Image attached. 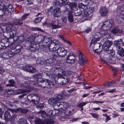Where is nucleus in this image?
Instances as JSON below:
<instances>
[{
  "instance_id": "f257e3e1",
  "label": "nucleus",
  "mask_w": 124,
  "mask_h": 124,
  "mask_svg": "<svg viewBox=\"0 0 124 124\" xmlns=\"http://www.w3.org/2000/svg\"><path fill=\"white\" fill-rule=\"evenodd\" d=\"M45 39L44 37L42 35L36 34L34 36H32L28 40L29 44L28 49L30 51L35 52L37 51L39 48V43H41L42 44Z\"/></svg>"
},
{
  "instance_id": "f03ea898",
  "label": "nucleus",
  "mask_w": 124,
  "mask_h": 124,
  "mask_svg": "<svg viewBox=\"0 0 124 124\" xmlns=\"http://www.w3.org/2000/svg\"><path fill=\"white\" fill-rule=\"evenodd\" d=\"M37 82L39 86L44 88L47 87L50 88L54 85L52 82H49L47 79L44 80L43 79H39L37 80Z\"/></svg>"
},
{
  "instance_id": "7ed1b4c3",
  "label": "nucleus",
  "mask_w": 124,
  "mask_h": 124,
  "mask_svg": "<svg viewBox=\"0 0 124 124\" xmlns=\"http://www.w3.org/2000/svg\"><path fill=\"white\" fill-rule=\"evenodd\" d=\"M60 44V43L57 39L53 40L52 42L47 46L48 47L50 51H56L57 46Z\"/></svg>"
},
{
  "instance_id": "20e7f679",
  "label": "nucleus",
  "mask_w": 124,
  "mask_h": 124,
  "mask_svg": "<svg viewBox=\"0 0 124 124\" xmlns=\"http://www.w3.org/2000/svg\"><path fill=\"white\" fill-rule=\"evenodd\" d=\"M113 22L112 20H108L104 22L101 26L102 30H107L109 29L111 27Z\"/></svg>"
},
{
  "instance_id": "39448f33",
  "label": "nucleus",
  "mask_w": 124,
  "mask_h": 124,
  "mask_svg": "<svg viewBox=\"0 0 124 124\" xmlns=\"http://www.w3.org/2000/svg\"><path fill=\"white\" fill-rule=\"evenodd\" d=\"M63 98V96L61 94H59L54 98H50L48 100V103L50 104H55L59 101L62 100Z\"/></svg>"
},
{
  "instance_id": "423d86ee",
  "label": "nucleus",
  "mask_w": 124,
  "mask_h": 124,
  "mask_svg": "<svg viewBox=\"0 0 124 124\" xmlns=\"http://www.w3.org/2000/svg\"><path fill=\"white\" fill-rule=\"evenodd\" d=\"M27 97L28 101L32 102L33 104H36L39 102V98L34 94H30L27 96Z\"/></svg>"
},
{
  "instance_id": "0eeeda50",
  "label": "nucleus",
  "mask_w": 124,
  "mask_h": 124,
  "mask_svg": "<svg viewBox=\"0 0 124 124\" xmlns=\"http://www.w3.org/2000/svg\"><path fill=\"white\" fill-rule=\"evenodd\" d=\"M29 85L28 84L26 83H23L21 84V86L23 88H27L26 90L19 89L17 91L18 93H28L30 92L31 90L29 88Z\"/></svg>"
},
{
  "instance_id": "6e6552de",
  "label": "nucleus",
  "mask_w": 124,
  "mask_h": 124,
  "mask_svg": "<svg viewBox=\"0 0 124 124\" xmlns=\"http://www.w3.org/2000/svg\"><path fill=\"white\" fill-rule=\"evenodd\" d=\"M57 46L56 50L57 54H59L61 56L63 57L65 56L67 52L66 50H65L64 48L60 47V45Z\"/></svg>"
},
{
  "instance_id": "1a4fd4ad",
  "label": "nucleus",
  "mask_w": 124,
  "mask_h": 124,
  "mask_svg": "<svg viewBox=\"0 0 124 124\" xmlns=\"http://www.w3.org/2000/svg\"><path fill=\"white\" fill-rule=\"evenodd\" d=\"M108 54L106 56V59L109 62H110V61L112 60V57H115V52L113 50H110L108 51Z\"/></svg>"
},
{
  "instance_id": "9d476101",
  "label": "nucleus",
  "mask_w": 124,
  "mask_h": 124,
  "mask_svg": "<svg viewBox=\"0 0 124 124\" xmlns=\"http://www.w3.org/2000/svg\"><path fill=\"white\" fill-rule=\"evenodd\" d=\"M108 12L107 8L105 6H103L101 7L100 9L99 13L100 15L102 16H106Z\"/></svg>"
},
{
  "instance_id": "9b49d317",
  "label": "nucleus",
  "mask_w": 124,
  "mask_h": 124,
  "mask_svg": "<svg viewBox=\"0 0 124 124\" xmlns=\"http://www.w3.org/2000/svg\"><path fill=\"white\" fill-rule=\"evenodd\" d=\"M66 59L67 62L70 64H72L75 62V57L72 53H70L67 56Z\"/></svg>"
},
{
  "instance_id": "f8f14e48",
  "label": "nucleus",
  "mask_w": 124,
  "mask_h": 124,
  "mask_svg": "<svg viewBox=\"0 0 124 124\" xmlns=\"http://www.w3.org/2000/svg\"><path fill=\"white\" fill-rule=\"evenodd\" d=\"M79 60V63L81 65H84L86 63L87 59L84 57L80 53L78 56Z\"/></svg>"
},
{
  "instance_id": "ddd939ff",
  "label": "nucleus",
  "mask_w": 124,
  "mask_h": 124,
  "mask_svg": "<svg viewBox=\"0 0 124 124\" xmlns=\"http://www.w3.org/2000/svg\"><path fill=\"white\" fill-rule=\"evenodd\" d=\"M8 110L13 112H18L19 111L22 113L23 114H26L29 111V110L28 109L21 108H17L16 110V111L15 110H14L9 108L8 109Z\"/></svg>"
},
{
  "instance_id": "4468645a",
  "label": "nucleus",
  "mask_w": 124,
  "mask_h": 124,
  "mask_svg": "<svg viewBox=\"0 0 124 124\" xmlns=\"http://www.w3.org/2000/svg\"><path fill=\"white\" fill-rule=\"evenodd\" d=\"M3 10L5 12V13H8L12 12L14 9L13 6L11 5H9L8 6L4 7L3 9Z\"/></svg>"
},
{
  "instance_id": "2eb2a0df",
  "label": "nucleus",
  "mask_w": 124,
  "mask_h": 124,
  "mask_svg": "<svg viewBox=\"0 0 124 124\" xmlns=\"http://www.w3.org/2000/svg\"><path fill=\"white\" fill-rule=\"evenodd\" d=\"M23 70L32 73H34L36 70V69L33 67L29 66H24L23 68Z\"/></svg>"
},
{
  "instance_id": "dca6fc26",
  "label": "nucleus",
  "mask_w": 124,
  "mask_h": 124,
  "mask_svg": "<svg viewBox=\"0 0 124 124\" xmlns=\"http://www.w3.org/2000/svg\"><path fill=\"white\" fill-rule=\"evenodd\" d=\"M94 43V44L93 46L92 49L94 52L99 54L100 51H97L98 49L99 50L100 49L101 46L100 44V43H97V42Z\"/></svg>"
},
{
  "instance_id": "f3484780",
  "label": "nucleus",
  "mask_w": 124,
  "mask_h": 124,
  "mask_svg": "<svg viewBox=\"0 0 124 124\" xmlns=\"http://www.w3.org/2000/svg\"><path fill=\"white\" fill-rule=\"evenodd\" d=\"M69 80V79L65 76L63 78L59 80V84L60 85H66L68 83Z\"/></svg>"
},
{
  "instance_id": "a211bd4d",
  "label": "nucleus",
  "mask_w": 124,
  "mask_h": 124,
  "mask_svg": "<svg viewBox=\"0 0 124 124\" xmlns=\"http://www.w3.org/2000/svg\"><path fill=\"white\" fill-rule=\"evenodd\" d=\"M122 40L120 39L119 40H116L114 41V44L115 46L117 49L121 48V46L122 45Z\"/></svg>"
},
{
  "instance_id": "6ab92c4d",
  "label": "nucleus",
  "mask_w": 124,
  "mask_h": 124,
  "mask_svg": "<svg viewBox=\"0 0 124 124\" xmlns=\"http://www.w3.org/2000/svg\"><path fill=\"white\" fill-rule=\"evenodd\" d=\"M61 15V10L60 8H56L54 10V16L55 17H58Z\"/></svg>"
},
{
  "instance_id": "aec40b11",
  "label": "nucleus",
  "mask_w": 124,
  "mask_h": 124,
  "mask_svg": "<svg viewBox=\"0 0 124 124\" xmlns=\"http://www.w3.org/2000/svg\"><path fill=\"white\" fill-rule=\"evenodd\" d=\"M52 38H46L45 39L44 41L42 44L43 46H46L48 45L50 43L52 42Z\"/></svg>"
},
{
  "instance_id": "412c9836",
  "label": "nucleus",
  "mask_w": 124,
  "mask_h": 124,
  "mask_svg": "<svg viewBox=\"0 0 124 124\" xmlns=\"http://www.w3.org/2000/svg\"><path fill=\"white\" fill-rule=\"evenodd\" d=\"M65 24V23H64L63 22H60L58 25H56L54 24H51L50 26L53 29H54L59 28Z\"/></svg>"
},
{
  "instance_id": "4be33fe9",
  "label": "nucleus",
  "mask_w": 124,
  "mask_h": 124,
  "mask_svg": "<svg viewBox=\"0 0 124 124\" xmlns=\"http://www.w3.org/2000/svg\"><path fill=\"white\" fill-rule=\"evenodd\" d=\"M111 32L114 34H115L116 33L121 34L123 33V31L122 30L119 29L118 27L117 26L115 27L114 29H112L111 31Z\"/></svg>"
},
{
  "instance_id": "5701e85b",
  "label": "nucleus",
  "mask_w": 124,
  "mask_h": 124,
  "mask_svg": "<svg viewBox=\"0 0 124 124\" xmlns=\"http://www.w3.org/2000/svg\"><path fill=\"white\" fill-rule=\"evenodd\" d=\"M64 113L67 115L73 114L74 113L73 108L72 107L70 108V107H68L67 108L66 111H65Z\"/></svg>"
},
{
  "instance_id": "b1692460",
  "label": "nucleus",
  "mask_w": 124,
  "mask_h": 124,
  "mask_svg": "<svg viewBox=\"0 0 124 124\" xmlns=\"http://www.w3.org/2000/svg\"><path fill=\"white\" fill-rule=\"evenodd\" d=\"M4 118L6 120L8 121L11 118V115L9 112L8 111H7L5 112L4 114Z\"/></svg>"
},
{
  "instance_id": "393cba45",
  "label": "nucleus",
  "mask_w": 124,
  "mask_h": 124,
  "mask_svg": "<svg viewBox=\"0 0 124 124\" xmlns=\"http://www.w3.org/2000/svg\"><path fill=\"white\" fill-rule=\"evenodd\" d=\"M100 39V37H98L97 36H95L94 37H93L91 40V43L89 46V48H90L92 45L94 43H95L96 42L99 40Z\"/></svg>"
},
{
  "instance_id": "a878e982",
  "label": "nucleus",
  "mask_w": 124,
  "mask_h": 124,
  "mask_svg": "<svg viewBox=\"0 0 124 124\" xmlns=\"http://www.w3.org/2000/svg\"><path fill=\"white\" fill-rule=\"evenodd\" d=\"M100 39V37H98L97 36H95L94 37H93L91 40V43L89 46V48H90L92 45L94 43H95L96 42L99 40Z\"/></svg>"
},
{
  "instance_id": "bb28decb",
  "label": "nucleus",
  "mask_w": 124,
  "mask_h": 124,
  "mask_svg": "<svg viewBox=\"0 0 124 124\" xmlns=\"http://www.w3.org/2000/svg\"><path fill=\"white\" fill-rule=\"evenodd\" d=\"M69 6H70V8L71 10L72 11L76 10L77 9L76 8L77 5L74 3H69Z\"/></svg>"
},
{
  "instance_id": "cd10ccee",
  "label": "nucleus",
  "mask_w": 124,
  "mask_h": 124,
  "mask_svg": "<svg viewBox=\"0 0 124 124\" xmlns=\"http://www.w3.org/2000/svg\"><path fill=\"white\" fill-rule=\"evenodd\" d=\"M41 116L45 120L49 119L51 117L50 116H48L44 111H42L41 113Z\"/></svg>"
},
{
  "instance_id": "c85d7f7f",
  "label": "nucleus",
  "mask_w": 124,
  "mask_h": 124,
  "mask_svg": "<svg viewBox=\"0 0 124 124\" xmlns=\"http://www.w3.org/2000/svg\"><path fill=\"white\" fill-rule=\"evenodd\" d=\"M50 118L49 119H47L43 121L42 124H53L54 123V121Z\"/></svg>"
},
{
  "instance_id": "c756f323",
  "label": "nucleus",
  "mask_w": 124,
  "mask_h": 124,
  "mask_svg": "<svg viewBox=\"0 0 124 124\" xmlns=\"http://www.w3.org/2000/svg\"><path fill=\"white\" fill-rule=\"evenodd\" d=\"M27 122L26 119L23 117L20 118L18 121L19 124H29L27 123Z\"/></svg>"
},
{
  "instance_id": "7c9ffc66",
  "label": "nucleus",
  "mask_w": 124,
  "mask_h": 124,
  "mask_svg": "<svg viewBox=\"0 0 124 124\" xmlns=\"http://www.w3.org/2000/svg\"><path fill=\"white\" fill-rule=\"evenodd\" d=\"M78 7L79 8H82L84 10H86L87 9L88 5H87L83 4L82 3H79L78 4Z\"/></svg>"
},
{
  "instance_id": "2f4dec72",
  "label": "nucleus",
  "mask_w": 124,
  "mask_h": 124,
  "mask_svg": "<svg viewBox=\"0 0 124 124\" xmlns=\"http://www.w3.org/2000/svg\"><path fill=\"white\" fill-rule=\"evenodd\" d=\"M10 37H11L14 38L16 36V35L17 34L18 32L17 31L15 30H12V31L10 32L9 33Z\"/></svg>"
},
{
  "instance_id": "473e14b6",
  "label": "nucleus",
  "mask_w": 124,
  "mask_h": 124,
  "mask_svg": "<svg viewBox=\"0 0 124 124\" xmlns=\"http://www.w3.org/2000/svg\"><path fill=\"white\" fill-rule=\"evenodd\" d=\"M41 74L42 78H44L45 79H46L49 78V73H48L47 72H43Z\"/></svg>"
},
{
  "instance_id": "72a5a7b5",
  "label": "nucleus",
  "mask_w": 124,
  "mask_h": 124,
  "mask_svg": "<svg viewBox=\"0 0 124 124\" xmlns=\"http://www.w3.org/2000/svg\"><path fill=\"white\" fill-rule=\"evenodd\" d=\"M118 51L117 53L120 56H124V50L122 48H120L117 49Z\"/></svg>"
},
{
  "instance_id": "f704fd0d",
  "label": "nucleus",
  "mask_w": 124,
  "mask_h": 124,
  "mask_svg": "<svg viewBox=\"0 0 124 124\" xmlns=\"http://www.w3.org/2000/svg\"><path fill=\"white\" fill-rule=\"evenodd\" d=\"M9 84L6 85L7 86H15V81L13 79H10L8 81Z\"/></svg>"
},
{
  "instance_id": "c9c22d12",
  "label": "nucleus",
  "mask_w": 124,
  "mask_h": 124,
  "mask_svg": "<svg viewBox=\"0 0 124 124\" xmlns=\"http://www.w3.org/2000/svg\"><path fill=\"white\" fill-rule=\"evenodd\" d=\"M14 41L15 39L14 38H13L11 37L8 39L7 41L9 46L12 44Z\"/></svg>"
},
{
  "instance_id": "e433bc0d",
  "label": "nucleus",
  "mask_w": 124,
  "mask_h": 124,
  "mask_svg": "<svg viewBox=\"0 0 124 124\" xmlns=\"http://www.w3.org/2000/svg\"><path fill=\"white\" fill-rule=\"evenodd\" d=\"M0 56L2 57L5 59L9 58L8 52H3L1 54Z\"/></svg>"
},
{
  "instance_id": "4c0bfd02",
  "label": "nucleus",
  "mask_w": 124,
  "mask_h": 124,
  "mask_svg": "<svg viewBox=\"0 0 124 124\" xmlns=\"http://www.w3.org/2000/svg\"><path fill=\"white\" fill-rule=\"evenodd\" d=\"M105 32L103 34V38L107 39L110 38V34L108 33L107 30H104Z\"/></svg>"
},
{
  "instance_id": "58836bf2",
  "label": "nucleus",
  "mask_w": 124,
  "mask_h": 124,
  "mask_svg": "<svg viewBox=\"0 0 124 124\" xmlns=\"http://www.w3.org/2000/svg\"><path fill=\"white\" fill-rule=\"evenodd\" d=\"M68 18V20L70 22H72L73 21V16L71 12H69V13Z\"/></svg>"
},
{
  "instance_id": "ea45409f",
  "label": "nucleus",
  "mask_w": 124,
  "mask_h": 124,
  "mask_svg": "<svg viewBox=\"0 0 124 124\" xmlns=\"http://www.w3.org/2000/svg\"><path fill=\"white\" fill-rule=\"evenodd\" d=\"M58 109H56L53 110H51L50 111L51 114H49V115H53L54 116H56L58 115Z\"/></svg>"
},
{
  "instance_id": "a19ab883",
  "label": "nucleus",
  "mask_w": 124,
  "mask_h": 124,
  "mask_svg": "<svg viewBox=\"0 0 124 124\" xmlns=\"http://www.w3.org/2000/svg\"><path fill=\"white\" fill-rule=\"evenodd\" d=\"M54 10L53 7H51L47 9V13L48 15H51L52 14Z\"/></svg>"
},
{
  "instance_id": "79ce46f5",
  "label": "nucleus",
  "mask_w": 124,
  "mask_h": 124,
  "mask_svg": "<svg viewBox=\"0 0 124 124\" xmlns=\"http://www.w3.org/2000/svg\"><path fill=\"white\" fill-rule=\"evenodd\" d=\"M112 44L113 43L112 41L107 40L105 42L103 45L107 46L108 47H110L112 45Z\"/></svg>"
},
{
  "instance_id": "37998d69",
  "label": "nucleus",
  "mask_w": 124,
  "mask_h": 124,
  "mask_svg": "<svg viewBox=\"0 0 124 124\" xmlns=\"http://www.w3.org/2000/svg\"><path fill=\"white\" fill-rule=\"evenodd\" d=\"M90 14V12H88L86 11H82V15L83 17L88 16Z\"/></svg>"
},
{
  "instance_id": "c03bdc74",
  "label": "nucleus",
  "mask_w": 124,
  "mask_h": 124,
  "mask_svg": "<svg viewBox=\"0 0 124 124\" xmlns=\"http://www.w3.org/2000/svg\"><path fill=\"white\" fill-rule=\"evenodd\" d=\"M31 30L33 31H37L41 32H43V31L42 29L39 27H32L31 28Z\"/></svg>"
},
{
  "instance_id": "a18cd8bd",
  "label": "nucleus",
  "mask_w": 124,
  "mask_h": 124,
  "mask_svg": "<svg viewBox=\"0 0 124 124\" xmlns=\"http://www.w3.org/2000/svg\"><path fill=\"white\" fill-rule=\"evenodd\" d=\"M75 10V13L74 14L75 16H79L82 15V11H81L80 10L77 9V10Z\"/></svg>"
},
{
  "instance_id": "49530a36",
  "label": "nucleus",
  "mask_w": 124,
  "mask_h": 124,
  "mask_svg": "<svg viewBox=\"0 0 124 124\" xmlns=\"http://www.w3.org/2000/svg\"><path fill=\"white\" fill-rule=\"evenodd\" d=\"M33 78H34L36 79H37V80H38L39 79H42V76L41 75V74H36L35 75L33 76Z\"/></svg>"
},
{
  "instance_id": "de8ad7c7",
  "label": "nucleus",
  "mask_w": 124,
  "mask_h": 124,
  "mask_svg": "<svg viewBox=\"0 0 124 124\" xmlns=\"http://www.w3.org/2000/svg\"><path fill=\"white\" fill-rule=\"evenodd\" d=\"M13 23L16 25H22L23 23L19 21V20L16 19L13 22Z\"/></svg>"
},
{
  "instance_id": "09e8293b",
  "label": "nucleus",
  "mask_w": 124,
  "mask_h": 124,
  "mask_svg": "<svg viewBox=\"0 0 124 124\" xmlns=\"http://www.w3.org/2000/svg\"><path fill=\"white\" fill-rule=\"evenodd\" d=\"M36 124H42L43 122L40 119L36 118L34 121Z\"/></svg>"
},
{
  "instance_id": "8fccbe9b",
  "label": "nucleus",
  "mask_w": 124,
  "mask_h": 124,
  "mask_svg": "<svg viewBox=\"0 0 124 124\" xmlns=\"http://www.w3.org/2000/svg\"><path fill=\"white\" fill-rule=\"evenodd\" d=\"M14 52L15 51L12 49L9 51L8 52L9 58L14 55Z\"/></svg>"
},
{
  "instance_id": "3c124183",
  "label": "nucleus",
  "mask_w": 124,
  "mask_h": 124,
  "mask_svg": "<svg viewBox=\"0 0 124 124\" xmlns=\"http://www.w3.org/2000/svg\"><path fill=\"white\" fill-rule=\"evenodd\" d=\"M66 2H62L60 4V5L62 7V6H63V8H64L65 9V10H64L63 11H65L66 10V9H67V8L66 7H64V6H65L66 5H69V2H67V3H66Z\"/></svg>"
},
{
  "instance_id": "603ef678",
  "label": "nucleus",
  "mask_w": 124,
  "mask_h": 124,
  "mask_svg": "<svg viewBox=\"0 0 124 124\" xmlns=\"http://www.w3.org/2000/svg\"><path fill=\"white\" fill-rule=\"evenodd\" d=\"M42 18L41 17H39L35 19L34 22L36 23H38L40 22L42 20Z\"/></svg>"
},
{
  "instance_id": "864d4df0",
  "label": "nucleus",
  "mask_w": 124,
  "mask_h": 124,
  "mask_svg": "<svg viewBox=\"0 0 124 124\" xmlns=\"http://www.w3.org/2000/svg\"><path fill=\"white\" fill-rule=\"evenodd\" d=\"M29 14H25L23 15L22 17L19 19L20 21H23L24 20L26 17L29 15Z\"/></svg>"
},
{
  "instance_id": "5fc2aeb1",
  "label": "nucleus",
  "mask_w": 124,
  "mask_h": 124,
  "mask_svg": "<svg viewBox=\"0 0 124 124\" xmlns=\"http://www.w3.org/2000/svg\"><path fill=\"white\" fill-rule=\"evenodd\" d=\"M44 107L43 104L42 103L40 104L39 105H37L36 106L37 108L40 110H41Z\"/></svg>"
},
{
  "instance_id": "6e6d98bb",
  "label": "nucleus",
  "mask_w": 124,
  "mask_h": 124,
  "mask_svg": "<svg viewBox=\"0 0 124 124\" xmlns=\"http://www.w3.org/2000/svg\"><path fill=\"white\" fill-rule=\"evenodd\" d=\"M6 48L4 43L2 42H0V50H1Z\"/></svg>"
},
{
  "instance_id": "4d7b16f0",
  "label": "nucleus",
  "mask_w": 124,
  "mask_h": 124,
  "mask_svg": "<svg viewBox=\"0 0 124 124\" xmlns=\"http://www.w3.org/2000/svg\"><path fill=\"white\" fill-rule=\"evenodd\" d=\"M109 47H108L107 46L105 45H103V51H107V53L108 52V51L109 50Z\"/></svg>"
},
{
  "instance_id": "13d9d810",
  "label": "nucleus",
  "mask_w": 124,
  "mask_h": 124,
  "mask_svg": "<svg viewBox=\"0 0 124 124\" xmlns=\"http://www.w3.org/2000/svg\"><path fill=\"white\" fill-rule=\"evenodd\" d=\"M51 67V68L50 69V70L47 72L48 73H49V75H53L54 74V73L53 72V70H54V68L52 67Z\"/></svg>"
},
{
  "instance_id": "bf43d9fd",
  "label": "nucleus",
  "mask_w": 124,
  "mask_h": 124,
  "mask_svg": "<svg viewBox=\"0 0 124 124\" xmlns=\"http://www.w3.org/2000/svg\"><path fill=\"white\" fill-rule=\"evenodd\" d=\"M4 111V108H0V117L1 118H2L3 114Z\"/></svg>"
},
{
  "instance_id": "052dcab7",
  "label": "nucleus",
  "mask_w": 124,
  "mask_h": 124,
  "mask_svg": "<svg viewBox=\"0 0 124 124\" xmlns=\"http://www.w3.org/2000/svg\"><path fill=\"white\" fill-rule=\"evenodd\" d=\"M94 8H93L91 7H90L89 6L88 7L87 9H86V10H87L88 12H90V14H91V12H92V10H93Z\"/></svg>"
},
{
  "instance_id": "680f3d73",
  "label": "nucleus",
  "mask_w": 124,
  "mask_h": 124,
  "mask_svg": "<svg viewBox=\"0 0 124 124\" xmlns=\"http://www.w3.org/2000/svg\"><path fill=\"white\" fill-rule=\"evenodd\" d=\"M60 2L58 0H56L53 3L54 5L55 6H60Z\"/></svg>"
},
{
  "instance_id": "e2e57ef3",
  "label": "nucleus",
  "mask_w": 124,
  "mask_h": 124,
  "mask_svg": "<svg viewBox=\"0 0 124 124\" xmlns=\"http://www.w3.org/2000/svg\"><path fill=\"white\" fill-rule=\"evenodd\" d=\"M62 107L63 108H62V110L63 111L65 110V111H66L67 108L68 107L67 105L65 103H64Z\"/></svg>"
},
{
  "instance_id": "0e129e2a",
  "label": "nucleus",
  "mask_w": 124,
  "mask_h": 124,
  "mask_svg": "<svg viewBox=\"0 0 124 124\" xmlns=\"http://www.w3.org/2000/svg\"><path fill=\"white\" fill-rule=\"evenodd\" d=\"M64 72H63L62 73V75L60 74V73H58V76L59 78H61V79H62L64 77L63 76H65V74L64 73Z\"/></svg>"
},
{
  "instance_id": "69168bd1",
  "label": "nucleus",
  "mask_w": 124,
  "mask_h": 124,
  "mask_svg": "<svg viewBox=\"0 0 124 124\" xmlns=\"http://www.w3.org/2000/svg\"><path fill=\"white\" fill-rule=\"evenodd\" d=\"M17 116L15 114L13 115L11 118V120L14 121L16 120L17 119L16 117H17Z\"/></svg>"
},
{
  "instance_id": "338daca9",
  "label": "nucleus",
  "mask_w": 124,
  "mask_h": 124,
  "mask_svg": "<svg viewBox=\"0 0 124 124\" xmlns=\"http://www.w3.org/2000/svg\"><path fill=\"white\" fill-rule=\"evenodd\" d=\"M59 56L56 55H54L53 56V59L56 61H58L59 60Z\"/></svg>"
},
{
  "instance_id": "774afa93",
  "label": "nucleus",
  "mask_w": 124,
  "mask_h": 124,
  "mask_svg": "<svg viewBox=\"0 0 124 124\" xmlns=\"http://www.w3.org/2000/svg\"><path fill=\"white\" fill-rule=\"evenodd\" d=\"M86 103L85 102H84L82 103H81L78 105V106L79 108L82 107L86 105Z\"/></svg>"
}]
</instances>
